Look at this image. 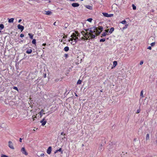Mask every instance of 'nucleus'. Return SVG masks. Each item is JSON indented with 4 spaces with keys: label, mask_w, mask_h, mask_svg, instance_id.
<instances>
[{
    "label": "nucleus",
    "mask_w": 157,
    "mask_h": 157,
    "mask_svg": "<svg viewBox=\"0 0 157 157\" xmlns=\"http://www.w3.org/2000/svg\"><path fill=\"white\" fill-rule=\"evenodd\" d=\"M65 28L66 29L67 28V27L68 26V24L67 23H66L65 25Z\"/></svg>",
    "instance_id": "36"
},
{
    "label": "nucleus",
    "mask_w": 157,
    "mask_h": 157,
    "mask_svg": "<svg viewBox=\"0 0 157 157\" xmlns=\"http://www.w3.org/2000/svg\"><path fill=\"white\" fill-rule=\"evenodd\" d=\"M66 136V134H63V137L62 138V139L63 140H64V139L66 138L65 136Z\"/></svg>",
    "instance_id": "35"
},
{
    "label": "nucleus",
    "mask_w": 157,
    "mask_h": 157,
    "mask_svg": "<svg viewBox=\"0 0 157 157\" xmlns=\"http://www.w3.org/2000/svg\"><path fill=\"white\" fill-rule=\"evenodd\" d=\"M32 52V50H28L26 51V53L28 54Z\"/></svg>",
    "instance_id": "22"
},
{
    "label": "nucleus",
    "mask_w": 157,
    "mask_h": 157,
    "mask_svg": "<svg viewBox=\"0 0 157 157\" xmlns=\"http://www.w3.org/2000/svg\"><path fill=\"white\" fill-rule=\"evenodd\" d=\"M44 155V153H42L41 155H40L41 156H43V155Z\"/></svg>",
    "instance_id": "53"
},
{
    "label": "nucleus",
    "mask_w": 157,
    "mask_h": 157,
    "mask_svg": "<svg viewBox=\"0 0 157 157\" xmlns=\"http://www.w3.org/2000/svg\"><path fill=\"white\" fill-rule=\"evenodd\" d=\"M149 139V134H147L146 135V140H148Z\"/></svg>",
    "instance_id": "19"
},
{
    "label": "nucleus",
    "mask_w": 157,
    "mask_h": 157,
    "mask_svg": "<svg viewBox=\"0 0 157 157\" xmlns=\"http://www.w3.org/2000/svg\"><path fill=\"white\" fill-rule=\"evenodd\" d=\"M126 21L125 20H123L121 22V23H122V24H126Z\"/></svg>",
    "instance_id": "27"
},
{
    "label": "nucleus",
    "mask_w": 157,
    "mask_h": 157,
    "mask_svg": "<svg viewBox=\"0 0 157 157\" xmlns=\"http://www.w3.org/2000/svg\"><path fill=\"white\" fill-rule=\"evenodd\" d=\"M143 63V61H141L140 63V65H142Z\"/></svg>",
    "instance_id": "45"
},
{
    "label": "nucleus",
    "mask_w": 157,
    "mask_h": 157,
    "mask_svg": "<svg viewBox=\"0 0 157 157\" xmlns=\"http://www.w3.org/2000/svg\"><path fill=\"white\" fill-rule=\"evenodd\" d=\"M4 28V25L2 24H0V28L1 29H3Z\"/></svg>",
    "instance_id": "21"
},
{
    "label": "nucleus",
    "mask_w": 157,
    "mask_h": 157,
    "mask_svg": "<svg viewBox=\"0 0 157 157\" xmlns=\"http://www.w3.org/2000/svg\"><path fill=\"white\" fill-rule=\"evenodd\" d=\"M21 151L23 154H24L25 155H28V153L26 151L24 147H22V148L21 149Z\"/></svg>",
    "instance_id": "7"
},
{
    "label": "nucleus",
    "mask_w": 157,
    "mask_h": 157,
    "mask_svg": "<svg viewBox=\"0 0 157 157\" xmlns=\"http://www.w3.org/2000/svg\"><path fill=\"white\" fill-rule=\"evenodd\" d=\"M66 37H67V36H64L63 37V39H64V38L65 39V38H66Z\"/></svg>",
    "instance_id": "54"
},
{
    "label": "nucleus",
    "mask_w": 157,
    "mask_h": 157,
    "mask_svg": "<svg viewBox=\"0 0 157 157\" xmlns=\"http://www.w3.org/2000/svg\"><path fill=\"white\" fill-rule=\"evenodd\" d=\"M52 151V147H49L47 150V153L48 154H50L51 153Z\"/></svg>",
    "instance_id": "9"
},
{
    "label": "nucleus",
    "mask_w": 157,
    "mask_h": 157,
    "mask_svg": "<svg viewBox=\"0 0 157 157\" xmlns=\"http://www.w3.org/2000/svg\"><path fill=\"white\" fill-rule=\"evenodd\" d=\"M86 31L87 32L86 35L87 36V37H86V40H88L90 37L91 39L95 38V35L93 34V29H86Z\"/></svg>",
    "instance_id": "1"
},
{
    "label": "nucleus",
    "mask_w": 157,
    "mask_h": 157,
    "mask_svg": "<svg viewBox=\"0 0 157 157\" xmlns=\"http://www.w3.org/2000/svg\"><path fill=\"white\" fill-rule=\"evenodd\" d=\"M103 28L102 26H99L98 27V29L101 31L102 30Z\"/></svg>",
    "instance_id": "25"
},
{
    "label": "nucleus",
    "mask_w": 157,
    "mask_h": 157,
    "mask_svg": "<svg viewBox=\"0 0 157 157\" xmlns=\"http://www.w3.org/2000/svg\"><path fill=\"white\" fill-rule=\"evenodd\" d=\"M82 34L85 37V38H86V37H87V36L86 34H87V32H86V33L85 31H82Z\"/></svg>",
    "instance_id": "15"
},
{
    "label": "nucleus",
    "mask_w": 157,
    "mask_h": 157,
    "mask_svg": "<svg viewBox=\"0 0 157 157\" xmlns=\"http://www.w3.org/2000/svg\"><path fill=\"white\" fill-rule=\"evenodd\" d=\"M34 115L33 116H32L33 117V118L34 117ZM35 117V118H36V117Z\"/></svg>",
    "instance_id": "57"
},
{
    "label": "nucleus",
    "mask_w": 157,
    "mask_h": 157,
    "mask_svg": "<svg viewBox=\"0 0 157 157\" xmlns=\"http://www.w3.org/2000/svg\"><path fill=\"white\" fill-rule=\"evenodd\" d=\"M92 20V19L91 18H90L88 19L87 20V21L89 22H91Z\"/></svg>",
    "instance_id": "31"
},
{
    "label": "nucleus",
    "mask_w": 157,
    "mask_h": 157,
    "mask_svg": "<svg viewBox=\"0 0 157 157\" xmlns=\"http://www.w3.org/2000/svg\"><path fill=\"white\" fill-rule=\"evenodd\" d=\"M109 30L108 29H106L105 30V33H108L109 31Z\"/></svg>",
    "instance_id": "46"
},
{
    "label": "nucleus",
    "mask_w": 157,
    "mask_h": 157,
    "mask_svg": "<svg viewBox=\"0 0 157 157\" xmlns=\"http://www.w3.org/2000/svg\"><path fill=\"white\" fill-rule=\"evenodd\" d=\"M77 39H76V38L74 39H73V40L71 41L72 42H71V44L74 45L76 43V40Z\"/></svg>",
    "instance_id": "14"
},
{
    "label": "nucleus",
    "mask_w": 157,
    "mask_h": 157,
    "mask_svg": "<svg viewBox=\"0 0 157 157\" xmlns=\"http://www.w3.org/2000/svg\"><path fill=\"white\" fill-rule=\"evenodd\" d=\"M79 34L77 32H75V33H73L72 34L71 36V38H70L68 40L69 42L70 41H72L73 39H75L76 38V39H78V38L77 37V36H79Z\"/></svg>",
    "instance_id": "2"
},
{
    "label": "nucleus",
    "mask_w": 157,
    "mask_h": 157,
    "mask_svg": "<svg viewBox=\"0 0 157 157\" xmlns=\"http://www.w3.org/2000/svg\"><path fill=\"white\" fill-rule=\"evenodd\" d=\"M82 146H84V145H83V144H82Z\"/></svg>",
    "instance_id": "64"
},
{
    "label": "nucleus",
    "mask_w": 157,
    "mask_h": 157,
    "mask_svg": "<svg viewBox=\"0 0 157 157\" xmlns=\"http://www.w3.org/2000/svg\"><path fill=\"white\" fill-rule=\"evenodd\" d=\"M105 41V39L104 38L101 39L100 40V42H104Z\"/></svg>",
    "instance_id": "34"
},
{
    "label": "nucleus",
    "mask_w": 157,
    "mask_h": 157,
    "mask_svg": "<svg viewBox=\"0 0 157 157\" xmlns=\"http://www.w3.org/2000/svg\"><path fill=\"white\" fill-rule=\"evenodd\" d=\"M53 25H56V22H55L54 24H53Z\"/></svg>",
    "instance_id": "55"
},
{
    "label": "nucleus",
    "mask_w": 157,
    "mask_h": 157,
    "mask_svg": "<svg viewBox=\"0 0 157 157\" xmlns=\"http://www.w3.org/2000/svg\"><path fill=\"white\" fill-rule=\"evenodd\" d=\"M81 1H83V0H80Z\"/></svg>",
    "instance_id": "63"
},
{
    "label": "nucleus",
    "mask_w": 157,
    "mask_h": 157,
    "mask_svg": "<svg viewBox=\"0 0 157 157\" xmlns=\"http://www.w3.org/2000/svg\"><path fill=\"white\" fill-rule=\"evenodd\" d=\"M36 53H37V54H38V53L37 52H36Z\"/></svg>",
    "instance_id": "62"
},
{
    "label": "nucleus",
    "mask_w": 157,
    "mask_h": 157,
    "mask_svg": "<svg viewBox=\"0 0 157 157\" xmlns=\"http://www.w3.org/2000/svg\"><path fill=\"white\" fill-rule=\"evenodd\" d=\"M55 81H56V82H57V81H58V79H56L55 80Z\"/></svg>",
    "instance_id": "56"
},
{
    "label": "nucleus",
    "mask_w": 157,
    "mask_h": 157,
    "mask_svg": "<svg viewBox=\"0 0 157 157\" xmlns=\"http://www.w3.org/2000/svg\"><path fill=\"white\" fill-rule=\"evenodd\" d=\"M13 89H14V90H17V91H18V89L17 88V87H16V86H14L13 87Z\"/></svg>",
    "instance_id": "33"
},
{
    "label": "nucleus",
    "mask_w": 157,
    "mask_h": 157,
    "mask_svg": "<svg viewBox=\"0 0 157 157\" xmlns=\"http://www.w3.org/2000/svg\"><path fill=\"white\" fill-rule=\"evenodd\" d=\"M17 28L19 29H20L21 30V32H22L24 29V26L20 24L18 25Z\"/></svg>",
    "instance_id": "8"
},
{
    "label": "nucleus",
    "mask_w": 157,
    "mask_h": 157,
    "mask_svg": "<svg viewBox=\"0 0 157 157\" xmlns=\"http://www.w3.org/2000/svg\"><path fill=\"white\" fill-rule=\"evenodd\" d=\"M100 91H101V92H102V90H100Z\"/></svg>",
    "instance_id": "59"
},
{
    "label": "nucleus",
    "mask_w": 157,
    "mask_h": 157,
    "mask_svg": "<svg viewBox=\"0 0 157 157\" xmlns=\"http://www.w3.org/2000/svg\"><path fill=\"white\" fill-rule=\"evenodd\" d=\"M21 19H20L19 21H18V22L19 23H20V22L21 21Z\"/></svg>",
    "instance_id": "49"
},
{
    "label": "nucleus",
    "mask_w": 157,
    "mask_h": 157,
    "mask_svg": "<svg viewBox=\"0 0 157 157\" xmlns=\"http://www.w3.org/2000/svg\"><path fill=\"white\" fill-rule=\"evenodd\" d=\"M140 95L142 97H144V95H143V91L142 90L141 92Z\"/></svg>",
    "instance_id": "32"
},
{
    "label": "nucleus",
    "mask_w": 157,
    "mask_h": 157,
    "mask_svg": "<svg viewBox=\"0 0 157 157\" xmlns=\"http://www.w3.org/2000/svg\"><path fill=\"white\" fill-rule=\"evenodd\" d=\"M106 34H107L106 33H105V32L103 33L101 35H102L101 37H102V36H105Z\"/></svg>",
    "instance_id": "28"
},
{
    "label": "nucleus",
    "mask_w": 157,
    "mask_h": 157,
    "mask_svg": "<svg viewBox=\"0 0 157 157\" xmlns=\"http://www.w3.org/2000/svg\"><path fill=\"white\" fill-rule=\"evenodd\" d=\"M155 42H153V43H152L151 44V46H154L155 45Z\"/></svg>",
    "instance_id": "41"
},
{
    "label": "nucleus",
    "mask_w": 157,
    "mask_h": 157,
    "mask_svg": "<svg viewBox=\"0 0 157 157\" xmlns=\"http://www.w3.org/2000/svg\"><path fill=\"white\" fill-rule=\"evenodd\" d=\"M32 43L33 44H35L36 43V40L35 39H33L32 40Z\"/></svg>",
    "instance_id": "30"
},
{
    "label": "nucleus",
    "mask_w": 157,
    "mask_h": 157,
    "mask_svg": "<svg viewBox=\"0 0 157 157\" xmlns=\"http://www.w3.org/2000/svg\"><path fill=\"white\" fill-rule=\"evenodd\" d=\"M9 147L12 149H14V148L13 146V144L12 142L11 141H9L8 143Z\"/></svg>",
    "instance_id": "6"
},
{
    "label": "nucleus",
    "mask_w": 157,
    "mask_h": 157,
    "mask_svg": "<svg viewBox=\"0 0 157 157\" xmlns=\"http://www.w3.org/2000/svg\"><path fill=\"white\" fill-rule=\"evenodd\" d=\"M58 152V151H57V150H56L55 151V153H56L57 152Z\"/></svg>",
    "instance_id": "50"
},
{
    "label": "nucleus",
    "mask_w": 157,
    "mask_h": 157,
    "mask_svg": "<svg viewBox=\"0 0 157 157\" xmlns=\"http://www.w3.org/2000/svg\"><path fill=\"white\" fill-rule=\"evenodd\" d=\"M1 157H8V156L6 155H1Z\"/></svg>",
    "instance_id": "38"
},
{
    "label": "nucleus",
    "mask_w": 157,
    "mask_h": 157,
    "mask_svg": "<svg viewBox=\"0 0 157 157\" xmlns=\"http://www.w3.org/2000/svg\"><path fill=\"white\" fill-rule=\"evenodd\" d=\"M20 36L21 37H23L24 36V35L23 34H21Z\"/></svg>",
    "instance_id": "42"
},
{
    "label": "nucleus",
    "mask_w": 157,
    "mask_h": 157,
    "mask_svg": "<svg viewBox=\"0 0 157 157\" xmlns=\"http://www.w3.org/2000/svg\"><path fill=\"white\" fill-rule=\"evenodd\" d=\"M64 134V133H63V132H62L61 133V135H63V134Z\"/></svg>",
    "instance_id": "52"
},
{
    "label": "nucleus",
    "mask_w": 157,
    "mask_h": 157,
    "mask_svg": "<svg viewBox=\"0 0 157 157\" xmlns=\"http://www.w3.org/2000/svg\"><path fill=\"white\" fill-rule=\"evenodd\" d=\"M104 142H105V143H106V141H105Z\"/></svg>",
    "instance_id": "61"
},
{
    "label": "nucleus",
    "mask_w": 157,
    "mask_h": 157,
    "mask_svg": "<svg viewBox=\"0 0 157 157\" xmlns=\"http://www.w3.org/2000/svg\"><path fill=\"white\" fill-rule=\"evenodd\" d=\"M8 22L10 23H13L14 20L13 18H11L10 19H8Z\"/></svg>",
    "instance_id": "16"
},
{
    "label": "nucleus",
    "mask_w": 157,
    "mask_h": 157,
    "mask_svg": "<svg viewBox=\"0 0 157 157\" xmlns=\"http://www.w3.org/2000/svg\"><path fill=\"white\" fill-rule=\"evenodd\" d=\"M86 7L87 8L89 9H90V10H92V7L90 6H89V5L86 6Z\"/></svg>",
    "instance_id": "17"
},
{
    "label": "nucleus",
    "mask_w": 157,
    "mask_h": 157,
    "mask_svg": "<svg viewBox=\"0 0 157 157\" xmlns=\"http://www.w3.org/2000/svg\"><path fill=\"white\" fill-rule=\"evenodd\" d=\"M44 111L43 110V109H42L40 112L39 113L40 115V116L41 117L42 116V113H43Z\"/></svg>",
    "instance_id": "20"
},
{
    "label": "nucleus",
    "mask_w": 157,
    "mask_h": 157,
    "mask_svg": "<svg viewBox=\"0 0 157 157\" xmlns=\"http://www.w3.org/2000/svg\"><path fill=\"white\" fill-rule=\"evenodd\" d=\"M19 141L21 142H22V139L21 138H20L19 139Z\"/></svg>",
    "instance_id": "47"
},
{
    "label": "nucleus",
    "mask_w": 157,
    "mask_h": 157,
    "mask_svg": "<svg viewBox=\"0 0 157 157\" xmlns=\"http://www.w3.org/2000/svg\"><path fill=\"white\" fill-rule=\"evenodd\" d=\"M132 7L133 10H136V7L134 5V4L132 5Z\"/></svg>",
    "instance_id": "26"
},
{
    "label": "nucleus",
    "mask_w": 157,
    "mask_h": 157,
    "mask_svg": "<svg viewBox=\"0 0 157 157\" xmlns=\"http://www.w3.org/2000/svg\"><path fill=\"white\" fill-rule=\"evenodd\" d=\"M69 50H64L66 51V52H67V51Z\"/></svg>",
    "instance_id": "58"
},
{
    "label": "nucleus",
    "mask_w": 157,
    "mask_h": 157,
    "mask_svg": "<svg viewBox=\"0 0 157 157\" xmlns=\"http://www.w3.org/2000/svg\"><path fill=\"white\" fill-rule=\"evenodd\" d=\"M104 149L103 145L102 144L100 145L98 147V150L101 151H103Z\"/></svg>",
    "instance_id": "11"
},
{
    "label": "nucleus",
    "mask_w": 157,
    "mask_h": 157,
    "mask_svg": "<svg viewBox=\"0 0 157 157\" xmlns=\"http://www.w3.org/2000/svg\"><path fill=\"white\" fill-rule=\"evenodd\" d=\"M90 29H93V33H94V35H96V32L97 31V28L94 27L92 28H90Z\"/></svg>",
    "instance_id": "4"
},
{
    "label": "nucleus",
    "mask_w": 157,
    "mask_h": 157,
    "mask_svg": "<svg viewBox=\"0 0 157 157\" xmlns=\"http://www.w3.org/2000/svg\"><path fill=\"white\" fill-rule=\"evenodd\" d=\"M117 64V61H114L113 62V66H112V67L111 68L112 69L114 67H115Z\"/></svg>",
    "instance_id": "13"
},
{
    "label": "nucleus",
    "mask_w": 157,
    "mask_h": 157,
    "mask_svg": "<svg viewBox=\"0 0 157 157\" xmlns=\"http://www.w3.org/2000/svg\"><path fill=\"white\" fill-rule=\"evenodd\" d=\"M98 32L97 33H96V35H98L99 34H100V33H101V32H99V31H97Z\"/></svg>",
    "instance_id": "39"
},
{
    "label": "nucleus",
    "mask_w": 157,
    "mask_h": 157,
    "mask_svg": "<svg viewBox=\"0 0 157 157\" xmlns=\"http://www.w3.org/2000/svg\"><path fill=\"white\" fill-rule=\"evenodd\" d=\"M114 30V28L113 27L111 28L110 29L109 32V33H111Z\"/></svg>",
    "instance_id": "18"
},
{
    "label": "nucleus",
    "mask_w": 157,
    "mask_h": 157,
    "mask_svg": "<svg viewBox=\"0 0 157 157\" xmlns=\"http://www.w3.org/2000/svg\"><path fill=\"white\" fill-rule=\"evenodd\" d=\"M72 6L74 7H77L79 6V4L78 3H73L72 4Z\"/></svg>",
    "instance_id": "10"
},
{
    "label": "nucleus",
    "mask_w": 157,
    "mask_h": 157,
    "mask_svg": "<svg viewBox=\"0 0 157 157\" xmlns=\"http://www.w3.org/2000/svg\"><path fill=\"white\" fill-rule=\"evenodd\" d=\"M75 96H77V95L76 94H75Z\"/></svg>",
    "instance_id": "60"
},
{
    "label": "nucleus",
    "mask_w": 157,
    "mask_h": 157,
    "mask_svg": "<svg viewBox=\"0 0 157 157\" xmlns=\"http://www.w3.org/2000/svg\"><path fill=\"white\" fill-rule=\"evenodd\" d=\"M64 49H69V48L68 47H66L64 48Z\"/></svg>",
    "instance_id": "44"
},
{
    "label": "nucleus",
    "mask_w": 157,
    "mask_h": 157,
    "mask_svg": "<svg viewBox=\"0 0 157 157\" xmlns=\"http://www.w3.org/2000/svg\"><path fill=\"white\" fill-rule=\"evenodd\" d=\"M46 45V44H43L42 45L43 46H45Z\"/></svg>",
    "instance_id": "51"
},
{
    "label": "nucleus",
    "mask_w": 157,
    "mask_h": 157,
    "mask_svg": "<svg viewBox=\"0 0 157 157\" xmlns=\"http://www.w3.org/2000/svg\"><path fill=\"white\" fill-rule=\"evenodd\" d=\"M64 56L66 58H67L68 56V55L67 54H65Z\"/></svg>",
    "instance_id": "40"
},
{
    "label": "nucleus",
    "mask_w": 157,
    "mask_h": 157,
    "mask_svg": "<svg viewBox=\"0 0 157 157\" xmlns=\"http://www.w3.org/2000/svg\"><path fill=\"white\" fill-rule=\"evenodd\" d=\"M61 150H62L61 148H60L59 149L57 150V151H61V153H62L63 152H62V151H61Z\"/></svg>",
    "instance_id": "37"
},
{
    "label": "nucleus",
    "mask_w": 157,
    "mask_h": 157,
    "mask_svg": "<svg viewBox=\"0 0 157 157\" xmlns=\"http://www.w3.org/2000/svg\"><path fill=\"white\" fill-rule=\"evenodd\" d=\"M28 35L29 36L31 39H32L33 38V35H32L30 33H29Z\"/></svg>",
    "instance_id": "24"
},
{
    "label": "nucleus",
    "mask_w": 157,
    "mask_h": 157,
    "mask_svg": "<svg viewBox=\"0 0 157 157\" xmlns=\"http://www.w3.org/2000/svg\"><path fill=\"white\" fill-rule=\"evenodd\" d=\"M128 24H126V25H125L124 27L123 28V29H126L127 27H128Z\"/></svg>",
    "instance_id": "29"
},
{
    "label": "nucleus",
    "mask_w": 157,
    "mask_h": 157,
    "mask_svg": "<svg viewBox=\"0 0 157 157\" xmlns=\"http://www.w3.org/2000/svg\"><path fill=\"white\" fill-rule=\"evenodd\" d=\"M45 13V14L48 15H50L52 14V12L48 10V11H44Z\"/></svg>",
    "instance_id": "12"
},
{
    "label": "nucleus",
    "mask_w": 157,
    "mask_h": 157,
    "mask_svg": "<svg viewBox=\"0 0 157 157\" xmlns=\"http://www.w3.org/2000/svg\"><path fill=\"white\" fill-rule=\"evenodd\" d=\"M82 81L80 80H78L77 83V84H80L81 83Z\"/></svg>",
    "instance_id": "23"
},
{
    "label": "nucleus",
    "mask_w": 157,
    "mask_h": 157,
    "mask_svg": "<svg viewBox=\"0 0 157 157\" xmlns=\"http://www.w3.org/2000/svg\"><path fill=\"white\" fill-rule=\"evenodd\" d=\"M102 14L104 16L107 17H110L113 16V14H108V13H103Z\"/></svg>",
    "instance_id": "3"
},
{
    "label": "nucleus",
    "mask_w": 157,
    "mask_h": 157,
    "mask_svg": "<svg viewBox=\"0 0 157 157\" xmlns=\"http://www.w3.org/2000/svg\"><path fill=\"white\" fill-rule=\"evenodd\" d=\"M47 122L45 120V118H44L41 121H40V123H42V126H44Z\"/></svg>",
    "instance_id": "5"
},
{
    "label": "nucleus",
    "mask_w": 157,
    "mask_h": 157,
    "mask_svg": "<svg viewBox=\"0 0 157 157\" xmlns=\"http://www.w3.org/2000/svg\"><path fill=\"white\" fill-rule=\"evenodd\" d=\"M140 112V109H138L136 112V113H139Z\"/></svg>",
    "instance_id": "43"
},
{
    "label": "nucleus",
    "mask_w": 157,
    "mask_h": 157,
    "mask_svg": "<svg viewBox=\"0 0 157 157\" xmlns=\"http://www.w3.org/2000/svg\"><path fill=\"white\" fill-rule=\"evenodd\" d=\"M147 49H151V47L150 46H149L147 48Z\"/></svg>",
    "instance_id": "48"
}]
</instances>
